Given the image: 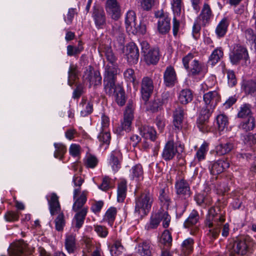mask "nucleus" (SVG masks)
<instances>
[{
    "instance_id": "e433bc0d",
    "label": "nucleus",
    "mask_w": 256,
    "mask_h": 256,
    "mask_svg": "<svg viewBox=\"0 0 256 256\" xmlns=\"http://www.w3.org/2000/svg\"><path fill=\"white\" fill-rule=\"evenodd\" d=\"M152 249L150 244L148 242L139 243L136 247L137 252L140 256H151Z\"/></svg>"
},
{
    "instance_id": "dca6fc26",
    "label": "nucleus",
    "mask_w": 256,
    "mask_h": 256,
    "mask_svg": "<svg viewBox=\"0 0 256 256\" xmlns=\"http://www.w3.org/2000/svg\"><path fill=\"white\" fill-rule=\"evenodd\" d=\"M214 14L210 6L208 3H204L200 13L197 18L202 26H206L210 22Z\"/></svg>"
},
{
    "instance_id": "5701e85b",
    "label": "nucleus",
    "mask_w": 256,
    "mask_h": 256,
    "mask_svg": "<svg viewBox=\"0 0 256 256\" xmlns=\"http://www.w3.org/2000/svg\"><path fill=\"white\" fill-rule=\"evenodd\" d=\"M184 114V109L181 106H178L174 110L172 123L176 130L182 129Z\"/></svg>"
},
{
    "instance_id": "de8ad7c7",
    "label": "nucleus",
    "mask_w": 256,
    "mask_h": 256,
    "mask_svg": "<svg viewBox=\"0 0 256 256\" xmlns=\"http://www.w3.org/2000/svg\"><path fill=\"white\" fill-rule=\"evenodd\" d=\"M172 240V236L170 232L168 230H164L160 238V243L164 246V248L167 250L170 248Z\"/></svg>"
},
{
    "instance_id": "49530a36",
    "label": "nucleus",
    "mask_w": 256,
    "mask_h": 256,
    "mask_svg": "<svg viewBox=\"0 0 256 256\" xmlns=\"http://www.w3.org/2000/svg\"><path fill=\"white\" fill-rule=\"evenodd\" d=\"M224 56V52L222 48L219 47L214 49L209 57V62L212 65L217 64Z\"/></svg>"
},
{
    "instance_id": "f03ea898",
    "label": "nucleus",
    "mask_w": 256,
    "mask_h": 256,
    "mask_svg": "<svg viewBox=\"0 0 256 256\" xmlns=\"http://www.w3.org/2000/svg\"><path fill=\"white\" fill-rule=\"evenodd\" d=\"M225 221V218L222 214L216 212L214 208L208 210L204 224L208 228L206 236L210 241H214L218 238L220 233L221 226Z\"/></svg>"
},
{
    "instance_id": "72a5a7b5",
    "label": "nucleus",
    "mask_w": 256,
    "mask_h": 256,
    "mask_svg": "<svg viewBox=\"0 0 256 256\" xmlns=\"http://www.w3.org/2000/svg\"><path fill=\"white\" fill-rule=\"evenodd\" d=\"M215 122L219 132L227 130L229 122L228 117L224 114H218L215 119Z\"/></svg>"
},
{
    "instance_id": "1a4fd4ad",
    "label": "nucleus",
    "mask_w": 256,
    "mask_h": 256,
    "mask_svg": "<svg viewBox=\"0 0 256 256\" xmlns=\"http://www.w3.org/2000/svg\"><path fill=\"white\" fill-rule=\"evenodd\" d=\"M184 146L176 144L173 140H168L165 144L162 152V158L166 161L172 160L175 156L184 150Z\"/></svg>"
},
{
    "instance_id": "f704fd0d",
    "label": "nucleus",
    "mask_w": 256,
    "mask_h": 256,
    "mask_svg": "<svg viewBox=\"0 0 256 256\" xmlns=\"http://www.w3.org/2000/svg\"><path fill=\"white\" fill-rule=\"evenodd\" d=\"M141 135L146 139H150L154 141L156 138V131L152 126L144 125L140 128Z\"/></svg>"
},
{
    "instance_id": "13d9d810",
    "label": "nucleus",
    "mask_w": 256,
    "mask_h": 256,
    "mask_svg": "<svg viewBox=\"0 0 256 256\" xmlns=\"http://www.w3.org/2000/svg\"><path fill=\"white\" fill-rule=\"evenodd\" d=\"M208 143L204 142L198 150L196 154V158H197L198 161H201L204 159L206 154L208 150Z\"/></svg>"
},
{
    "instance_id": "2eb2a0df",
    "label": "nucleus",
    "mask_w": 256,
    "mask_h": 256,
    "mask_svg": "<svg viewBox=\"0 0 256 256\" xmlns=\"http://www.w3.org/2000/svg\"><path fill=\"white\" fill-rule=\"evenodd\" d=\"M188 70L190 76L204 77L208 72V69L207 66L205 64L200 62L196 60H194Z\"/></svg>"
},
{
    "instance_id": "ddd939ff",
    "label": "nucleus",
    "mask_w": 256,
    "mask_h": 256,
    "mask_svg": "<svg viewBox=\"0 0 256 256\" xmlns=\"http://www.w3.org/2000/svg\"><path fill=\"white\" fill-rule=\"evenodd\" d=\"M154 88L153 80L148 76L142 78L141 81L140 92L144 102H147L153 92Z\"/></svg>"
},
{
    "instance_id": "052dcab7",
    "label": "nucleus",
    "mask_w": 256,
    "mask_h": 256,
    "mask_svg": "<svg viewBox=\"0 0 256 256\" xmlns=\"http://www.w3.org/2000/svg\"><path fill=\"white\" fill-rule=\"evenodd\" d=\"M98 138L102 145L108 146L111 138L110 132L107 130H102L98 136Z\"/></svg>"
},
{
    "instance_id": "a878e982",
    "label": "nucleus",
    "mask_w": 256,
    "mask_h": 256,
    "mask_svg": "<svg viewBox=\"0 0 256 256\" xmlns=\"http://www.w3.org/2000/svg\"><path fill=\"white\" fill-rule=\"evenodd\" d=\"M110 34L120 45H122L124 44V30L122 27L121 24L119 22H116L112 26Z\"/></svg>"
},
{
    "instance_id": "f3484780",
    "label": "nucleus",
    "mask_w": 256,
    "mask_h": 256,
    "mask_svg": "<svg viewBox=\"0 0 256 256\" xmlns=\"http://www.w3.org/2000/svg\"><path fill=\"white\" fill-rule=\"evenodd\" d=\"M105 56L107 61L108 62V63L105 66L104 72H106L108 70H116V72H120L118 65L116 62L117 58L116 56L110 48H108L106 50Z\"/></svg>"
},
{
    "instance_id": "a18cd8bd",
    "label": "nucleus",
    "mask_w": 256,
    "mask_h": 256,
    "mask_svg": "<svg viewBox=\"0 0 256 256\" xmlns=\"http://www.w3.org/2000/svg\"><path fill=\"white\" fill-rule=\"evenodd\" d=\"M252 116V106L248 104H242L237 114L238 118H244Z\"/></svg>"
},
{
    "instance_id": "c03bdc74",
    "label": "nucleus",
    "mask_w": 256,
    "mask_h": 256,
    "mask_svg": "<svg viewBox=\"0 0 256 256\" xmlns=\"http://www.w3.org/2000/svg\"><path fill=\"white\" fill-rule=\"evenodd\" d=\"M117 214V210L114 207L110 208L106 212L104 217V221L108 222V224L112 226L116 219Z\"/></svg>"
},
{
    "instance_id": "4be33fe9",
    "label": "nucleus",
    "mask_w": 256,
    "mask_h": 256,
    "mask_svg": "<svg viewBox=\"0 0 256 256\" xmlns=\"http://www.w3.org/2000/svg\"><path fill=\"white\" fill-rule=\"evenodd\" d=\"M64 244L65 248L68 254L74 253L78 248L76 234L66 233L65 235Z\"/></svg>"
},
{
    "instance_id": "f8f14e48",
    "label": "nucleus",
    "mask_w": 256,
    "mask_h": 256,
    "mask_svg": "<svg viewBox=\"0 0 256 256\" xmlns=\"http://www.w3.org/2000/svg\"><path fill=\"white\" fill-rule=\"evenodd\" d=\"M105 10L108 16L115 20L122 15L120 6L118 0H106Z\"/></svg>"
},
{
    "instance_id": "4d7b16f0",
    "label": "nucleus",
    "mask_w": 256,
    "mask_h": 256,
    "mask_svg": "<svg viewBox=\"0 0 256 256\" xmlns=\"http://www.w3.org/2000/svg\"><path fill=\"white\" fill-rule=\"evenodd\" d=\"M116 103L120 106H124L126 102L125 92L123 88H118V91L114 96Z\"/></svg>"
},
{
    "instance_id": "7ed1b4c3",
    "label": "nucleus",
    "mask_w": 256,
    "mask_h": 256,
    "mask_svg": "<svg viewBox=\"0 0 256 256\" xmlns=\"http://www.w3.org/2000/svg\"><path fill=\"white\" fill-rule=\"evenodd\" d=\"M49 206V210L52 216L58 214L54 220L55 227L58 231H62L66 224L64 214L61 212L60 205L58 200V196L55 193L50 195V198H47Z\"/></svg>"
},
{
    "instance_id": "774afa93",
    "label": "nucleus",
    "mask_w": 256,
    "mask_h": 256,
    "mask_svg": "<svg viewBox=\"0 0 256 256\" xmlns=\"http://www.w3.org/2000/svg\"><path fill=\"white\" fill-rule=\"evenodd\" d=\"M94 230L100 237L106 238L108 234V230L104 226L94 225Z\"/></svg>"
},
{
    "instance_id": "aec40b11",
    "label": "nucleus",
    "mask_w": 256,
    "mask_h": 256,
    "mask_svg": "<svg viewBox=\"0 0 256 256\" xmlns=\"http://www.w3.org/2000/svg\"><path fill=\"white\" fill-rule=\"evenodd\" d=\"M122 159V154L120 150H115L110 153L108 158V164L114 172H117L121 168Z\"/></svg>"
},
{
    "instance_id": "79ce46f5",
    "label": "nucleus",
    "mask_w": 256,
    "mask_h": 256,
    "mask_svg": "<svg viewBox=\"0 0 256 256\" xmlns=\"http://www.w3.org/2000/svg\"><path fill=\"white\" fill-rule=\"evenodd\" d=\"M194 200L200 206H210L212 204V198L204 193L198 194L194 196Z\"/></svg>"
},
{
    "instance_id": "a19ab883",
    "label": "nucleus",
    "mask_w": 256,
    "mask_h": 256,
    "mask_svg": "<svg viewBox=\"0 0 256 256\" xmlns=\"http://www.w3.org/2000/svg\"><path fill=\"white\" fill-rule=\"evenodd\" d=\"M192 98V93L189 89L182 90L178 94V100L180 103L183 104H186L190 102Z\"/></svg>"
},
{
    "instance_id": "3c124183",
    "label": "nucleus",
    "mask_w": 256,
    "mask_h": 256,
    "mask_svg": "<svg viewBox=\"0 0 256 256\" xmlns=\"http://www.w3.org/2000/svg\"><path fill=\"white\" fill-rule=\"evenodd\" d=\"M68 73V82L70 86H72V84H74L76 80L78 78L79 74L77 66L74 64H70Z\"/></svg>"
},
{
    "instance_id": "6e6552de",
    "label": "nucleus",
    "mask_w": 256,
    "mask_h": 256,
    "mask_svg": "<svg viewBox=\"0 0 256 256\" xmlns=\"http://www.w3.org/2000/svg\"><path fill=\"white\" fill-rule=\"evenodd\" d=\"M230 62L232 64L237 65L240 64V62H244L246 63L249 60V56L247 50L244 46L236 44L230 50L229 54Z\"/></svg>"
},
{
    "instance_id": "0e129e2a",
    "label": "nucleus",
    "mask_w": 256,
    "mask_h": 256,
    "mask_svg": "<svg viewBox=\"0 0 256 256\" xmlns=\"http://www.w3.org/2000/svg\"><path fill=\"white\" fill-rule=\"evenodd\" d=\"M244 143L250 146L256 144V134L249 133L244 136Z\"/></svg>"
},
{
    "instance_id": "b1692460",
    "label": "nucleus",
    "mask_w": 256,
    "mask_h": 256,
    "mask_svg": "<svg viewBox=\"0 0 256 256\" xmlns=\"http://www.w3.org/2000/svg\"><path fill=\"white\" fill-rule=\"evenodd\" d=\"M92 17L98 28H102L106 24V17L103 10L95 8Z\"/></svg>"
},
{
    "instance_id": "c9c22d12",
    "label": "nucleus",
    "mask_w": 256,
    "mask_h": 256,
    "mask_svg": "<svg viewBox=\"0 0 256 256\" xmlns=\"http://www.w3.org/2000/svg\"><path fill=\"white\" fill-rule=\"evenodd\" d=\"M256 126V120L254 116L245 118L240 124L238 128L245 132L254 130Z\"/></svg>"
},
{
    "instance_id": "680f3d73",
    "label": "nucleus",
    "mask_w": 256,
    "mask_h": 256,
    "mask_svg": "<svg viewBox=\"0 0 256 256\" xmlns=\"http://www.w3.org/2000/svg\"><path fill=\"white\" fill-rule=\"evenodd\" d=\"M72 182L74 186L76 187V188L74 189V192L76 190H79L77 194V196H80L81 193L82 192L80 191V186L84 182V179L78 174H75L72 178ZM74 194V192L73 194Z\"/></svg>"
},
{
    "instance_id": "39448f33",
    "label": "nucleus",
    "mask_w": 256,
    "mask_h": 256,
    "mask_svg": "<svg viewBox=\"0 0 256 256\" xmlns=\"http://www.w3.org/2000/svg\"><path fill=\"white\" fill-rule=\"evenodd\" d=\"M154 202L152 194L149 191H145L136 200L135 212L138 216L148 214Z\"/></svg>"
},
{
    "instance_id": "c756f323",
    "label": "nucleus",
    "mask_w": 256,
    "mask_h": 256,
    "mask_svg": "<svg viewBox=\"0 0 256 256\" xmlns=\"http://www.w3.org/2000/svg\"><path fill=\"white\" fill-rule=\"evenodd\" d=\"M229 163L226 160H219L213 162L210 168L211 174H218L229 167Z\"/></svg>"
},
{
    "instance_id": "09e8293b",
    "label": "nucleus",
    "mask_w": 256,
    "mask_h": 256,
    "mask_svg": "<svg viewBox=\"0 0 256 256\" xmlns=\"http://www.w3.org/2000/svg\"><path fill=\"white\" fill-rule=\"evenodd\" d=\"M124 250L121 240H116L110 248V252L112 256H119L122 254Z\"/></svg>"
},
{
    "instance_id": "cd10ccee",
    "label": "nucleus",
    "mask_w": 256,
    "mask_h": 256,
    "mask_svg": "<svg viewBox=\"0 0 256 256\" xmlns=\"http://www.w3.org/2000/svg\"><path fill=\"white\" fill-rule=\"evenodd\" d=\"M144 54V60L148 65L156 64L160 60V51L158 48H152Z\"/></svg>"
},
{
    "instance_id": "58836bf2",
    "label": "nucleus",
    "mask_w": 256,
    "mask_h": 256,
    "mask_svg": "<svg viewBox=\"0 0 256 256\" xmlns=\"http://www.w3.org/2000/svg\"><path fill=\"white\" fill-rule=\"evenodd\" d=\"M80 106L81 108L80 114L82 116H88L93 111L92 103L84 98L82 99Z\"/></svg>"
},
{
    "instance_id": "473e14b6",
    "label": "nucleus",
    "mask_w": 256,
    "mask_h": 256,
    "mask_svg": "<svg viewBox=\"0 0 256 256\" xmlns=\"http://www.w3.org/2000/svg\"><path fill=\"white\" fill-rule=\"evenodd\" d=\"M26 244L23 241H18L14 243L10 250V256H24V250Z\"/></svg>"
},
{
    "instance_id": "ea45409f",
    "label": "nucleus",
    "mask_w": 256,
    "mask_h": 256,
    "mask_svg": "<svg viewBox=\"0 0 256 256\" xmlns=\"http://www.w3.org/2000/svg\"><path fill=\"white\" fill-rule=\"evenodd\" d=\"M200 216L197 210H193L184 222L185 228H190L195 226L198 222Z\"/></svg>"
},
{
    "instance_id": "6ab92c4d",
    "label": "nucleus",
    "mask_w": 256,
    "mask_h": 256,
    "mask_svg": "<svg viewBox=\"0 0 256 256\" xmlns=\"http://www.w3.org/2000/svg\"><path fill=\"white\" fill-rule=\"evenodd\" d=\"M177 76L175 70L172 66L166 67L164 73V83L167 87H172L177 82Z\"/></svg>"
},
{
    "instance_id": "bb28decb",
    "label": "nucleus",
    "mask_w": 256,
    "mask_h": 256,
    "mask_svg": "<svg viewBox=\"0 0 256 256\" xmlns=\"http://www.w3.org/2000/svg\"><path fill=\"white\" fill-rule=\"evenodd\" d=\"M234 148V142L229 140L226 142H220L215 148L216 152L218 156H223L230 152Z\"/></svg>"
},
{
    "instance_id": "69168bd1",
    "label": "nucleus",
    "mask_w": 256,
    "mask_h": 256,
    "mask_svg": "<svg viewBox=\"0 0 256 256\" xmlns=\"http://www.w3.org/2000/svg\"><path fill=\"white\" fill-rule=\"evenodd\" d=\"M69 152L72 157L79 156L81 153L80 146L78 144H72L70 146Z\"/></svg>"
},
{
    "instance_id": "0eeeda50",
    "label": "nucleus",
    "mask_w": 256,
    "mask_h": 256,
    "mask_svg": "<svg viewBox=\"0 0 256 256\" xmlns=\"http://www.w3.org/2000/svg\"><path fill=\"white\" fill-rule=\"evenodd\" d=\"M161 221L162 222L164 228H166L169 226L170 216L167 212L163 210H160L151 216L150 222L146 224L145 228L148 230L156 228Z\"/></svg>"
},
{
    "instance_id": "20e7f679",
    "label": "nucleus",
    "mask_w": 256,
    "mask_h": 256,
    "mask_svg": "<svg viewBox=\"0 0 256 256\" xmlns=\"http://www.w3.org/2000/svg\"><path fill=\"white\" fill-rule=\"evenodd\" d=\"M254 244V242L250 238H237L228 246L230 256L236 254L244 256L249 252Z\"/></svg>"
},
{
    "instance_id": "e2e57ef3",
    "label": "nucleus",
    "mask_w": 256,
    "mask_h": 256,
    "mask_svg": "<svg viewBox=\"0 0 256 256\" xmlns=\"http://www.w3.org/2000/svg\"><path fill=\"white\" fill-rule=\"evenodd\" d=\"M4 218L8 222H14L18 220L19 214L16 212L8 211L5 214Z\"/></svg>"
},
{
    "instance_id": "338daca9",
    "label": "nucleus",
    "mask_w": 256,
    "mask_h": 256,
    "mask_svg": "<svg viewBox=\"0 0 256 256\" xmlns=\"http://www.w3.org/2000/svg\"><path fill=\"white\" fill-rule=\"evenodd\" d=\"M124 76L125 80L127 82H132L134 84L136 76L134 74V71L133 69H126L124 73Z\"/></svg>"
},
{
    "instance_id": "5fc2aeb1",
    "label": "nucleus",
    "mask_w": 256,
    "mask_h": 256,
    "mask_svg": "<svg viewBox=\"0 0 256 256\" xmlns=\"http://www.w3.org/2000/svg\"><path fill=\"white\" fill-rule=\"evenodd\" d=\"M98 160L97 158L90 154H87L84 158V164L88 168H94L97 165Z\"/></svg>"
},
{
    "instance_id": "393cba45",
    "label": "nucleus",
    "mask_w": 256,
    "mask_h": 256,
    "mask_svg": "<svg viewBox=\"0 0 256 256\" xmlns=\"http://www.w3.org/2000/svg\"><path fill=\"white\" fill-rule=\"evenodd\" d=\"M203 100L206 105L215 108L220 101V96L216 90L210 91L204 94Z\"/></svg>"
},
{
    "instance_id": "7c9ffc66",
    "label": "nucleus",
    "mask_w": 256,
    "mask_h": 256,
    "mask_svg": "<svg viewBox=\"0 0 256 256\" xmlns=\"http://www.w3.org/2000/svg\"><path fill=\"white\" fill-rule=\"evenodd\" d=\"M229 24L228 19L226 18H223L219 22L215 30L216 34L218 38L224 37L228 31Z\"/></svg>"
},
{
    "instance_id": "864d4df0",
    "label": "nucleus",
    "mask_w": 256,
    "mask_h": 256,
    "mask_svg": "<svg viewBox=\"0 0 256 256\" xmlns=\"http://www.w3.org/2000/svg\"><path fill=\"white\" fill-rule=\"evenodd\" d=\"M242 88L248 94H253L256 92V81H244L242 84Z\"/></svg>"
},
{
    "instance_id": "4c0bfd02",
    "label": "nucleus",
    "mask_w": 256,
    "mask_h": 256,
    "mask_svg": "<svg viewBox=\"0 0 256 256\" xmlns=\"http://www.w3.org/2000/svg\"><path fill=\"white\" fill-rule=\"evenodd\" d=\"M171 6L174 16L182 18L184 14V4L182 0H172Z\"/></svg>"
},
{
    "instance_id": "bf43d9fd",
    "label": "nucleus",
    "mask_w": 256,
    "mask_h": 256,
    "mask_svg": "<svg viewBox=\"0 0 256 256\" xmlns=\"http://www.w3.org/2000/svg\"><path fill=\"white\" fill-rule=\"evenodd\" d=\"M54 146L56 149L54 153V157L59 159L62 158L66 152V146L60 143H55Z\"/></svg>"
},
{
    "instance_id": "2f4dec72",
    "label": "nucleus",
    "mask_w": 256,
    "mask_h": 256,
    "mask_svg": "<svg viewBox=\"0 0 256 256\" xmlns=\"http://www.w3.org/2000/svg\"><path fill=\"white\" fill-rule=\"evenodd\" d=\"M136 16L133 10H128L126 16L125 24L126 28L128 32H136L135 30H132V28L136 26Z\"/></svg>"
},
{
    "instance_id": "f257e3e1",
    "label": "nucleus",
    "mask_w": 256,
    "mask_h": 256,
    "mask_svg": "<svg viewBox=\"0 0 256 256\" xmlns=\"http://www.w3.org/2000/svg\"><path fill=\"white\" fill-rule=\"evenodd\" d=\"M78 190H76L74 192L73 196L74 202L72 208V210L76 212L74 218V222L75 228L78 230H79L84 224L88 212V207L84 206L87 201L88 192L86 190H84L80 196H78L77 194Z\"/></svg>"
},
{
    "instance_id": "c85d7f7f",
    "label": "nucleus",
    "mask_w": 256,
    "mask_h": 256,
    "mask_svg": "<svg viewBox=\"0 0 256 256\" xmlns=\"http://www.w3.org/2000/svg\"><path fill=\"white\" fill-rule=\"evenodd\" d=\"M130 178L131 180L138 182L144 179V170L142 166L136 164L130 170Z\"/></svg>"
},
{
    "instance_id": "a211bd4d",
    "label": "nucleus",
    "mask_w": 256,
    "mask_h": 256,
    "mask_svg": "<svg viewBox=\"0 0 256 256\" xmlns=\"http://www.w3.org/2000/svg\"><path fill=\"white\" fill-rule=\"evenodd\" d=\"M156 17H159L158 22V30L161 34H166L169 32L170 28V18L164 15L162 12H158L156 14Z\"/></svg>"
},
{
    "instance_id": "6e6d98bb",
    "label": "nucleus",
    "mask_w": 256,
    "mask_h": 256,
    "mask_svg": "<svg viewBox=\"0 0 256 256\" xmlns=\"http://www.w3.org/2000/svg\"><path fill=\"white\" fill-rule=\"evenodd\" d=\"M214 108L206 105L202 108L200 112V115L198 118L201 120H208L210 117L214 112Z\"/></svg>"
},
{
    "instance_id": "412c9836",
    "label": "nucleus",
    "mask_w": 256,
    "mask_h": 256,
    "mask_svg": "<svg viewBox=\"0 0 256 256\" xmlns=\"http://www.w3.org/2000/svg\"><path fill=\"white\" fill-rule=\"evenodd\" d=\"M125 53L129 64H132L137 63L139 58V51L134 44H128L126 46Z\"/></svg>"
},
{
    "instance_id": "423d86ee",
    "label": "nucleus",
    "mask_w": 256,
    "mask_h": 256,
    "mask_svg": "<svg viewBox=\"0 0 256 256\" xmlns=\"http://www.w3.org/2000/svg\"><path fill=\"white\" fill-rule=\"evenodd\" d=\"M119 72L116 71H108L104 74V89L105 93L110 96H113L115 93L118 91V88H122L120 84H116V76Z\"/></svg>"
},
{
    "instance_id": "603ef678",
    "label": "nucleus",
    "mask_w": 256,
    "mask_h": 256,
    "mask_svg": "<svg viewBox=\"0 0 256 256\" xmlns=\"http://www.w3.org/2000/svg\"><path fill=\"white\" fill-rule=\"evenodd\" d=\"M126 184L124 182L118 184L117 190V200L118 202H122L126 196Z\"/></svg>"
},
{
    "instance_id": "4468645a",
    "label": "nucleus",
    "mask_w": 256,
    "mask_h": 256,
    "mask_svg": "<svg viewBox=\"0 0 256 256\" xmlns=\"http://www.w3.org/2000/svg\"><path fill=\"white\" fill-rule=\"evenodd\" d=\"M134 118L133 111L130 106H128L124 114V120L120 126L116 129L120 134H122L123 131L129 132L131 130L132 122Z\"/></svg>"
},
{
    "instance_id": "8fccbe9b",
    "label": "nucleus",
    "mask_w": 256,
    "mask_h": 256,
    "mask_svg": "<svg viewBox=\"0 0 256 256\" xmlns=\"http://www.w3.org/2000/svg\"><path fill=\"white\" fill-rule=\"evenodd\" d=\"M82 44V42L80 40L78 42L77 46H73L72 45L68 46L66 48L68 56H71L80 54L84 50Z\"/></svg>"
},
{
    "instance_id": "9b49d317",
    "label": "nucleus",
    "mask_w": 256,
    "mask_h": 256,
    "mask_svg": "<svg viewBox=\"0 0 256 256\" xmlns=\"http://www.w3.org/2000/svg\"><path fill=\"white\" fill-rule=\"evenodd\" d=\"M83 80L84 82H89V86L90 87L100 85L102 78L99 71H94L92 66H88L84 70Z\"/></svg>"
},
{
    "instance_id": "9d476101",
    "label": "nucleus",
    "mask_w": 256,
    "mask_h": 256,
    "mask_svg": "<svg viewBox=\"0 0 256 256\" xmlns=\"http://www.w3.org/2000/svg\"><path fill=\"white\" fill-rule=\"evenodd\" d=\"M174 188L176 194L180 198L186 200L192 194L190 184L184 178H180L176 180Z\"/></svg>"
},
{
    "instance_id": "37998d69",
    "label": "nucleus",
    "mask_w": 256,
    "mask_h": 256,
    "mask_svg": "<svg viewBox=\"0 0 256 256\" xmlns=\"http://www.w3.org/2000/svg\"><path fill=\"white\" fill-rule=\"evenodd\" d=\"M194 240L188 238L183 241L181 245V250L183 254L186 256L190 254L194 250Z\"/></svg>"
}]
</instances>
